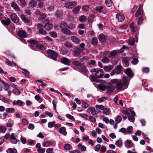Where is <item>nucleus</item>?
I'll return each instance as SVG.
<instances>
[{"label": "nucleus", "instance_id": "nucleus-47", "mask_svg": "<svg viewBox=\"0 0 153 153\" xmlns=\"http://www.w3.org/2000/svg\"><path fill=\"white\" fill-rule=\"evenodd\" d=\"M123 142L122 141L120 140L117 141L115 143V144L118 147L121 146Z\"/></svg>", "mask_w": 153, "mask_h": 153}, {"label": "nucleus", "instance_id": "nucleus-59", "mask_svg": "<svg viewBox=\"0 0 153 153\" xmlns=\"http://www.w3.org/2000/svg\"><path fill=\"white\" fill-rule=\"evenodd\" d=\"M55 124V122H49L48 123V127L50 128H52Z\"/></svg>", "mask_w": 153, "mask_h": 153}, {"label": "nucleus", "instance_id": "nucleus-18", "mask_svg": "<svg viewBox=\"0 0 153 153\" xmlns=\"http://www.w3.org/2000/svg\"><path fill=\"white\" fill-rule=\"evenodd\" d=\"M61 62L62 63L67 65H69L70 63L69 59L65 57L62 58L61 59Z\"/></svg>", "mask_w": 153, "mask_h": 153}, {"label": "nucleus", "instance_id": "nucleus-21", "mask_svg": "<svg viewBox=\"0 0 153 153\" xmlns=\"http://www.w3.org/2000/svg\"><path fill=\"white\" fill-rule=\"evenodd\" d=\"M88 109L90 110L91 114L94 116L97 117V116L96 111L94 108L91 107H89Z\"/></svg>", "mask_w": 153, "mask_h": 153}, {"label": "nucleus", "instance_id": "nucleus-20", "mask_svg": "<svg viewBox=\"0 0 153 153\" xmlns=\"http://www.w3.org/2000/svg\"><path fill=\"white\" fill-rule=\"evenodd\" d=\"M11 21L10 19L8 18L5 20H2L1 23L2 24L6 26L8 25L10 23Z\"/></svg>", "mask_w": 153, "mask_h": 153}, {"label": "nucleus", "instance_id": "nucleus-43", "mask_svg": "<svg viewBox=\"0 0 153 153\" xmlns=\"http://www.w3.org/2000/svg\"><path fill=\"white\" fill-rule=\"evenodd\" d=\"M135 42V39L133 37H131L128 42V44L130 45H132Z\"/></svg>", "mask_w": 153, "mask_h": 153}, {"label": "nucleus", "instance_id": "nucleus-13", "mask_svg": "<svg viewBox=\"0 0 153 153\" xmlns=\"http://www.w3.org/2000/svg\"><path fill=\"white\" fill-rule=\"evenodd\" d=\"M125 73L130 78L133 77L134 74L133 73L130 68H128L126 69Z\"/></svg>", "mask_w": 153, "mask_h": 153}, {"label": "nucleus", "instance_id": "nucleus-62", "mask_svg": "<svg viewBox=\"0 0 153 153\" xmlns=\"http://www.w3.org/2000/svg\"><path fill=\"white\" fill-rule=\"evenodd\" d=\"M101 145L100 144H98L95 147L94 150L97 152H98L100 149Z\"/></svg>", "mask_w": 153, "mask_h": 153}, {"label": "nucleus", "instance_id": "nucleus-4", "mask_svg": "<svg viewBox=\"0 0 153 153\" xmlns=\"http://www.w3.org/2000/svg\"><path fill=\"white\" fill-rule=\"evenodd\" d=\"M37 25V30L40 34L45 35L47 34V32L44 29V26L42 24H38Z\"/></svg>", "mask_w": 153, "mask_h": 153}, {"label": "nucleus", "instance_id": "nucleus-16", "mask_svg": "<svg viewBox=\"0 0 153 153\" xmlns=\"http://www.w3.org/2000/svg\"><path fill=\"white\" fill-rule=\"evenodd\" d=\"M71 40L74 42L76 44H79L80 42V39L76 36H72L71 37Z\"/></svg>", "mask_w": 153, "mask_h": 153}, {"label": "nucleus", "instance_id": "nucleus-38", "mask_svg": "<svg viewBox=\"0 0 153 153\" xmlns=\"http://www.w3.org/2000/svg\"><path fill=\"white\" fill-rule=\"evenodd\" d=\"M91 43L93 45H96L98 43V40L97 37H94L92 39Z\"/></svg>", "mask_w": 153, "mask_h": 153}, {"label": "nucleus", "instance_id": "nucleus-3", "mask_svg": "<svg viewBox=\"0 0 153 153\" xmlns=\"http://www.w3.org/2000/svg\"><path fill=\"white\" fill-rule=\"evenodd\" d=\"M142 7L143 5H140L135 13V17L136 18L139 19L142 17L143 15Z\"/></svg>", "mask_w": 153, "mask_h": 153}, {"label": "nucleus", "instance_id": "nucleus-32", "mask_svg": "<svg viewBox=\"0 0 153 153\" xmlns=\"http://www.w3.org/2000/svg\"><path fill=\"white\" fill-rule=\"evenodd\" d=\"M78 149H80L82 151H85L86 150V147L84 145H82L80 143H79L78 145Z\"/></svg>", "mask_w": 153, "mask_h": 153}, {"label": "nucleus", "instance_id": "nucleus-42", "mask_svg": "<svg viewBox=\"0 0 153 153\" xmlns=\"http://www.w3.org/2000/svg\"><path fill=\"white\" fill-rule=\"evenodd\" d=\"M103 7L102 6H99L96 7L95 8V10L97 12L100 13L102 11Z\"/></svg>", "mask_w": 153, "mask_h": 153}, {"label": "nucleus", "instance_id": "nucleus-17", "mask_svg": "<svg viewBox=\"0 0 153 153\" xmlns=\"http://www.w3.org/2000/svg\"><path fill=\"white\" fill-rule=\"evenodd\" d=\"M78 68L85 73H86L87 71V68L86 67L81 64L78 66Z\"/></svg>", "mask_w": 153, "mask_h": 153}, {"label": "nucleus", "instance_id": "nucleus-51", "mask_svg": "<svg viewBox=\"0 0 153 153\" xmlns=\"http://www.w3.org/2000/svg\"><path fill=\"white\" fill-rule=\"evenodd\" d=\"M6 111L7 112L13 113L14 111V109L12 108H7L6 109Z\"/></svg>", "mask_w": 153, "mask_h": 153}, {"label": "nucleus", "instance_id": "nucleus-34", "mask_svg": "<svg viewBox=\"0 0 153 153\" xmlns=\"http://www.w3.org/2000/svg\"><path fill=\"white\" fill-rule=\"evenodd\" d=\"M79 19L81 22H84L87 20V18L85 16L81 15L79 17Z\"/></svg>", "mask_w": 153, "mask_h": 153}, {"label": "nucleus", "instance_id": "nucleus-58", "mask_svg": "<svg viewBox=\"0 0 153 153\" xmlns=\"http://www.w3.org/2000/svg\"><path fill=\"white\" fill-rule=\"evenodd\" d=\"M116 71V73L117 74H120L122 70L120 66L117 67L116 69H115Z\"/></svg>", "mask_w": 153, "mask_h": 153}, {"label": "nucleus", "instance_id": "nucleus-50", "mask_svg": "<svg viewBox=\"0 0 153 153\" xmlns=\"http://www.w3.org/2000/svg\"><path fill=\"white\" fill-rule=\"evenodd\" d=\"M79 114L80 117L85 118L86 120H88V115L87 114Z\"/></svg>", "mask_w": 153, "mask_h": 153}, {"label": "nucleus", "instance_id": "nucleus-37", "mask_svg": "<svg viewBox=\"0 0 153 153\" xmlns=\"http://www.w3.org/2000/svg\"><path fill=\"white\" fill-rule=\"evenodd\" d=\"M98 87L100 89L104 91L107 88V86L105 85L100 84L99 85Z\"/></svg>", "mask_w": 153, "mask_h": 153}, {"label": "nucleus", "instance_id": "nucleus-29", "mask_svg": "<svg viewBox=\"0 0 153 153\" xmlns=\"http://www.w3.org/2000/svg\"><path fill=\"white\" fill-rule=\"evenodd\" d=\"M99 39L102 42H104L105 41V36L102 34H100L99 36Z\"/></svg>", "mask_w": 153, "mask_h": 153}, {"label": "nucleus", "instance_id": "nucleus-41", "mask_svg": "<svg viewBox=\"0 0 153 153\" xmlns=\"http://www.w3.org/2000/svg\"><path fill=\"white\" fill-rule=\"evenodd\" d=\"M6 152L7 153H17V151L16 149H12L11 148L8 149Z\"/></svg>", "mask_w": 153, "mask_h": 153}, {"label": "nucleus", "instance_id": "nucleus-54", "mask_svg": "<svg viewBox=\"0 0 153 153\" xmlns=\"http://www.w3.org/2000/svg\"><path fill=\"white\" fill-rule=\"evenodd\" d=\"M6 130V127L4 126H1L0 127V131L1 133H4Z\"/></svg>", "mask_w": 153, "mask_h": 153}, {"label": "nucleus", "instance_id": "nucleus-30", "mask_svg": "<svg viewBox=\"0 0 153 153\" xmlns=\"http://www.w3.org/2000/svg\"><path fill=\"white\" fill-rule=\"evenodd\" d=\"M59 132L64 135H66L67 132L66 131V128L64 127H62L59 129Z\"/></svg>", "mask_w": 153, "mask_h": 153}, {"label": "nucleus", "instance_id": "nucleus-52", "mask_svg": "<svg viewBox=\"0 0 153 153\" xmlns=\"http://www.w3.org/2000/svg\"><path fill=\"white\" fill-rule=\"evenodd\" d=\"M22 70L23 71V73L24 74L25 76L27 77H28L29 76V72L26 70L24 69H22Z\"/></svg>", "mask_w": 153, "mask_h": 153}, {"label": "nucleus", "instance_id": "nucleus-45", "mask_svg": "<svg viewBox=\"0 0 153 153\" xmlns=\"http://www.w3.org/2000/svg\"><path fill=\"white\" fill-rule=\"evenodd\" d=\"M122 120V118L120 116L118 115L116 117L115 121L117 123H120Z\"/></svg>", "mask_w": 153, "mask_h": 153}, {"label": "nucleus", "instance_id": "nucleus-5", "mask_svg": "<svg viewBox=\"0 0 153 153\" xmlns=\"http://www.w3.org/2000/svg\"><path fill=\"white\" fill-rule=\"evenodd\" d=\"M45 28L46 30L49 31L52 27V25L51 24V21L48 19H46L45 21Z\"/></svg>", "mask_w": 153, "mask_h": 153}, {"label": "nucleus", "instance_id": "nucleus-15", "mask_svg": "<svg viewBox=\"0 0 153 153\" xmlns=\"http://www.w3.org/2000/svg\"><path fill=\"white\" fill-rule=\"evenodd\" d=\"M61 31L64 34H68L70 35H73L72 32L70 30L67 29V28H62L61 29Z\"/></svg>", "mask_w": 153, "mask_h": 153}, {"label": "nucleus", "instance_id": "nucleus-35", "mask_svg": "<svg viewBox=\"0 0 153 153\" xmlns=\"http://www.w3.org/2000/svg\"><path fill=\"white\" fill-rule=\"evenodd\" d=\"M105 3L107 7H111L113 4L111 0H106Z\"/></svg>", "mask_w": 153, "mask_h": 153}, {"label": "nucleus", "instance_id": "nucleus-64", "mask_svg": "<svg viewBox=\"0 0 153 153\" xmlns=\"http://www.w3.org/2000/svg\"><path fill=\"white\" fill-rule=\"evenodd\" d=\"M67 47L69 48L72 47V45L69 42H66L64 44Z\"/></svg>", "mask_w": 153, "mask_h": 153}, {"label": "nucleus", "instance_id": "nucleus-61", "mask_svg": "<svg viewBox=\"0 0 153 153\" xmlns=\"http://www.w3.org/2000/svg\"><path fill=\"white\" fill-rule=\"evenodd\" d=\"M57 100H53L52 102L53 108L54 110H56V104L57 103Z\"/></svg>", "mask_w": 153, "mask_h": 153}, {"label": "nucleus", "instance_id": "nucleus-40", "mask_svg": "<svg viewBox=\"0 0 153 153\" xmlns=\"http://www.w3.org/2000/svg\"><path fill=\"white\" fill-rule=\"evenodd\" d=\"M82 9L84 12H87L89 10V7L88 5H85L82 7Z\"/></svg>", "mask_w": 153, "mask_h": 153}, {"label": "nucleus", "instance_id": "nucleus-33", "mask_svg": "<svg viewBox=\"0 0 153 153\" xmlns=\"http://www.w3.org/2000/svg\"><path fill=\"white\" fill-rule=\"evenodd\" d=\"M81 8V7L77 6L76 7L73 8V13L76 14L79 11L80 9Z\"/></svg>", "mask_w": 153, "mask_h": 153}, {"label": "nucleus", "instance_id": "nucleus-24", "mask_svg": "<svg viewBox=\"0 0 153 153\" xmlns=\"http://www.w3.org/2000/svg\"><path fill=\"white\" fill-rule=\"evenodd\" d=\"M36 4L37 3L35 0H31L29 4V5L32 8L36 7Z\"/></svg>", "mask_w": 153, "mask_h": 153}, {"label": "nucleus", "instance_id": "nucleus-22", "mask_svg": "<svg viewBox=\"0 0 153 153\" xmlns=\"http://www.w3.org/2000/svg\"><path fill=\"white\" fill-rule=\"evenodd\" d=\"M12 7L16 11H19L20 10V8L19 6L15 2H13L11 4Z\"/></svg>", "mask_w": 153, "mask_h": 153}, {"label": "nucleus", "instance_id": "nucleus-8", "mask_svg": "<svg viewBox=\"0 0 153 153\" xmlns=\"http://www.w3.org/2000/svg\"><path fill=\"white\" fill-rule=\"evenodd\" d=\"M130 113L128 114V120L131 122L134 123L135 120L134 117L135 116V113L133 111H130Z\"/></svg>", "mask_w": 153, "mask_h": 153}, {"label": "nucleus", "instance_id": "nucleus-27", "mask_svg": "<svg viewBox=\"0 0 153 153\" xmlns=\"http://www.w3.org/2000/svg\"><path fill=\"white\" fill-rule=\"evenodd\" d=\"M21 17L22 21L25 23H27L30 21V19L25 17L23 14H21Z\"/></svg>", "mask_w": 153, "mask_h": 153}, {"label": "nucleus", "instance_id": "nucleus-9", "mask_svg": "<svg viewBox=\"0 0 153 153\" xmlns=\"http://www.w3.org/2000/svg\"><path fill=\"white\" fill-rule=\"evenodd\" d=\"M77 4V3L76 1H71L67 2L65 4V6L66 8L68 9H71L74 7Z\"/></svg>", "mask_w": 153, "mask_h": 153}, {"label": "nucleus", "instance_id": "nucleus-10", "mask_svg": "<svg viewBox=\"0 0 153 153\" xmlns=\"http://www.w3.org/2000/svg\"><path fill=\"white\" fill-rule=\"evenodd\" d=\"M10 18L13 22L16 23L19 22V19L17 17L16 13H13L10 15Z\"/></svg>", "mask_w": 153, "mask_h": 153}, {"label": "nucleus", "instance_id": "nucleus-28", "mask_svg": "<svg viewBox=\"0 0 153 153\" xmlns=\"http://www.w3.org/2000/svg\"><path fill=\"white\" fill-rule=\"evenodd\" d=\"M117 54V52L116 51L114 50L112 51L110 53L108 56L109 57L113 58L115 57Z\"/></svg>", "mask_w": 153, "mask_h": 153}, {"label": "nucleus", "instance_id": "nucleus-53", "mask_svg": "<svg viewBox=\"0 0 153 153\" xmlns=\"http://www.w3.org/2000/svg\"><path fill=\"white\" fill-rule=\"evenodd\" d=\"M66 117L68 118L72 121H74L75 120V119L74 117L69 114H67L66 115Z\"/></svg>", "mask_w": 153, "mask_h": 153}, {"label": "nucleus", "instance_id": "nucleus-14", "mask_svg": "<svg viewBox=\"0 0 153 153\" xmlns=\"http://www.w3.org/2000/svg\"><path fill=\"white\" fill-rule=\"evenodd\" d=\"M116 18H117L119 22H122L125 19V17L122 14L118 13L116 15Z\"/></svg>", "mask_w": 153, "mask_h": 153}, {"label": "nucleus", "instance_id": "nucleus-31", "mask_svg": "<svg viewBox=\"0 0 153 153\" xmlns=\"http://www.w3.org/2000/svg\"><path fill=\"white\" fill-rule=\"evenodd\" d=\"M53 143L50 141H45L43 142L42 146L44 147H47L48 146L52 145Z\"/></svg>", "mask_w": 153, "mask_h": 153}, {"label": "nucleus", "instance_id": "nucleus-46", "mask_svg": "<svg viewBox=\"0 0 153 153\" xmlns=\"http://www.w3.org/2000/svg\"><path fill=\"white\" fill-rule=\"evenodd\" d=\"M72 63L73 65L76 66L77 68L81 64L80 62L77 61H73L72 62Z\"/></svg>", "mask_w": 153, "mask_h": 153}, {"label": "nucleus", "instance_id": "nucleus-2", "mask_svg": "<svg viewBox=\"0 0 153 153\" xmlns=\"http://www.w3.org/2000/svg\"><path fill=\"white\" fill-rule=\"evenodd\" d=\"M47 53L49 57L54 60H56L57 53L56 52L52 50H48L47 51Z\"/></svg>", "mask_w": 153, "mask_h": 153}, {"label": "nucleus", "instance_id": "nucleus-36", "mask_svg": "<svg viewBox=\"0 0 153 153\" xmlns=\"http://www.w3.org/2000/svg\"><path fill=\"white\" fill-rule=\"evenodd\" d=\"M109 61L110 60L108 58L105 56L101 60V61L104 63H108Z\"/></svg>", "mask_w": 153, "mask_h": 153}, {"label": "nucleus", "instance_id": "nucleus-56", "mask_svg": "<svg viewBox=\"0 0 153 153\" xmlns=\"http://www.w3.org/2000/svg\"><path fill=\"white\" fill-rule=\"evenodd\" d=\"M67 26L68 25L66 22L62 23L60 25V27L61 29L63 28H67Z\"/></svg>", "mask_w": 153, "mask_h": 153}, {"label": "nucleus", "instance_id": "nucleus-39", "mask_svg": "<svg viewBox=\"0 0 153 153\" xmlns=\"http://www.w3.org/2000/svg\"><path fill=\"white\" fill-rule=\"evenodd\" d=\"M13 91L14 94L17 95H19L21 93L20 90L17 88H14Z\"/></svg>", "mask_w": 153, "mask_h": 153}, {"label": "nucleus", "instance_id": "nucleus-12", "mask_svg": "<svg viewBox=\"0 0 153 153\" xmlns=\"http://www.w3.org/2000/svg\"><path fill=\"white\" fill-rule=\"evenodd\" d=\"M124 144L125 146L127 148H130L133 147L134 145L131 141L129 140H126L124 142Z\"/></svg>", "mask_w": 153, "mask_h": 153}, {"label": "nucleus", "instance_id": "nucleus-63", "mask_svg": "<svg viewBox=\"0 0 153 153\" xmlns=\"http://www.w3.org/2000/svg\"><path fill=\"white\" fill-rule=\"evenodd\" d=\"M70 145L68 144H66L64 147V148L65 150H68L70 149Z\"/></svg>", "mask_w": 153, "mask_h": 153}, {"label": "nucleus", "instance_id": "nucleus-26", "mask_svg": "<svg viewBox=\"0 0 153 153\" xmlns=\"http://www.w3.org/2000/svg\"><path fill=\"white\" fill-rule=\"evenodd\" d=\"M113 68V66L112 65L105 66L103 67V69L105 72H108L110 71Z\"/></svg>", "mask_w": 153, "mask_h": 153}, {"label": "nucleus", "instance_id": "nucleus-55", "mask_svg": "<svg viewBox=\"0 0 153 153\" xmlns=\"http://www.w3.org/2000/svg\"><path fill=\"white\" fill-rule=\"evenodd\" d=\"M132 129L133 127L131 126H129L127 129L126 134H128L131 133V132L130 130H132Z\"/></svg>", "mask_w": 153, "mask_h": 153}, {"label": "nucleus", "instance_id": "nucleus-1", "mask_svg": "<svg viewBox=\"0 0 153 153\" xmlns=\"http://www.w3.org/2000/svg\"><path fill=\"white\" fill-rule=\"evenodd\" d=\"M130 79H128L126 77H123L121 80H119L117 79H114L111 80V82L113 83H116V88L117 90H120L123 88L126 89L128 87Z\"/></svg>", "mask_w": 153, "mask_h": 153}, {"label": "nucleus", "instance_id": "nucleus-7", "mask_svg": "<svg viewBox=\"0 0 153 153\" xmlns=\"http://www.w3.org/2000/svg\"><path fill=\"white\" fill-rule=\"evenodd\" d=\"M18 36L20 38V39L23 40V38L27 37V34L25 31L20 30L18 33Z\"/></svg>", "mask_w": 153, "mask_h": 153}, {"label": "nucleus", "instance_id": "nucleus-44", "mask_svg": "<svg viewBox=\"0 0 153 153\" xmlns=\"http://www.w3.org/2000/svg\"><path fill=\"white\" fill-rule=\"evenodd\" d=\"M110 112V110L109 108H106L103 110V113L106 115L108 114Z\"/></svg>", "mask_w": 153, "mask_h": 153}, {"label": "nucleus", "instance_id": "nucleus-19", "mask_svg": "<svg viewBox=\"0 0 153 153\" xmlns=\"http://www.w3.org/2000/svg\"><path fill=\"white\" fill-rule=\"evenodd\" d=\"M28 42L30 44V46L31 47H33L38 43L37 41L33 40V39H30L28 40Z\"/></svg>", "mask_w": 153, "mask_h": 153}, {"label": "nucleus", "instance_id": "nucleus-11", "mask_svg": "<svg viewBox=\"0 0 153 153\" xmlns=\"http://www.w3.org/2000/svg\"><path fill=\"white\" fill-rule=\"evenodd\" d=\"M103 71L102 69H98L95 74L96 77L99 78H102L103 76Z\"/></svg>", "mask_w": 153, "mask_h": 153}, {"label": "nucleus", "instance_id": "nucleus-6", "mask_svg": "<svg viewBox=\"0 0 153 153\" xmlns=\"http://www.w3.org/2000/svg\"><path fill=\"white\" fill-rule=\"evenodd\" d=\"M83 50V49H80L78 47H76L73 49V55L75 56H78L79 55L80 52Z\"/></svg>", "mask_w": 153, "mask_h": 153}, {"label": "nucleus", "instance_id": "nucleus-48", "mask_svg": "<svg viewBox=\"0 0 153 153\" xmlns=\"http://www.w3.org/2000/svg\"><path fill=\"white\" fill-rule=\"evenodd\" d=\"M95 107L96 108V109L97 110H98V109L101 110H103L105 108L104 106L101 105H95Z\"/></svg>", "mask_w": 153, "mask_h": 153}, {"label": "nucleus", "instance_id": "nucleus-57", "mask_svg": "<svg viewBox=\"0 0 153 153\" xmlns=\"http://www.w3.org/2000/svg\"><path fill=\"white\" fill-rule=\"evenodd\" d=\"M50 36L53 38H55L57 36V33L54 31L50 32L49 33Z\"/></svg>", "mask_w": 153, "mask_h": 153}, {"label": "nucleus", "instance_id": "nucleus-23", "mask_svg": "<svg viewBox=\"0 0 153 153\" xmlns=\"http://www.w3.org/2000/svg\"><path fill=\"white\" fill-rule=\"evenodd\" d=\"M115 87L113 85H110L108 87L107 90V92L108 93H111L113 92Z\"/></svg>", "mask_w": 153, "mask_h": 153}, {"label": "nucleus", "instance_id": "nucleus-49", "mask_svg": "<svg viewBox=\"0 0 153 153\" xmlns=\"http://www.w3.org/2000/svg\"><path fill=\"white\" fill-rule=\"evenodd\" d=\"M5 63L6 64L10 66H12L13 64L15 66H16V63L12 62L8 60L6 61Z\"/></svg>", "mask_w": 153, "mask_h": 153}, {"label": "nucleus", "instance_id": "nucleus-60", "mask_svg": "<svg viewBox=\"0 0 153 153\" xmlns=\"http://www.w3.org/2000/svg\"><path fill=\"white\" fill-rule=\"evenodd\" d=\"M20 139L22 142L23 144H25L26 143V138L25 137L22 136L21 137Z\"/></svg>", "mask_w": 153, "mask_h": 153}, {"label": "nucleus", "instance_id": "nucleus-25", "mask_svg": "<svg viewBox=\"0 0 153 153\" xmlns=\"http://www.w3.org/2000/svg\"><path fill=\"white\" fill-rule=\"evenodd\" d=\"M24 102L22 101L18 100L17 101L14 100L13 103V105H17L20 106L23 105Z\"/></svg>", "mask_w": 153, "mask_h": 153}]
</instances>
